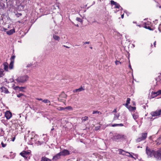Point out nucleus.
Here are the masks:
<instances>
[{"instance_id": "nucleus-36", "label": "nucleus", "mask_w": 161, "mask_h": 161, "mask_svg": "<svg viewBox=\"0 0 161 161\" xmlns=\"http://www.w3.org/2000/svg\"><path fill=\"white\" fill-rule=\"evenodd\" d=\"M19 88V89H21V88H25V87H19L18 86H15L14 87V89L15 90H17V89L18 88Z\"/></svg>"}, {"instance_id": "nucleus-4", "label": "nucleus", "mask_w": 161, "mask_h": 161, "mask_svg": "<svg viewBox=\"0 0 161 161\" xmlns=\"http://www.w3.org/2000/svg\"><path fill=\"white\" fill-rule=\"evenodd\" d=\"M147 133H142L141 134V137H139L137 138L136 140V142H139L145 140L147 138Z\"/></svg>"}, {"instance_id": "nucleus-10", "label": "nucleus", "mask_w": 161, "mask_h": 161, "mask_svg": "<svg viewBox=\"0 0 161 161\" xmlns=\"http://www.w3.org/2000/svg\"><path fill=\"white\" fill-rule=\"evenodd\" d=\"M30 154V152H29L23 151L20 153V154L26 159L28 158V155Z\"/></svg>"}, {"instance_id": "nucleus-33", "label": "nucleus", "mask_w": 161, "mask_h": 161, "mask_svg": "<svg viewBox=\"0 0 161 161\" xmlns=\"http://www.w3.org/2000/svg\"><path fill=\"white\" fill-rule=\"evenodd\" d=\"M15 56L14 55L12 56L10 58V61L14 62V59H15Z\"/></svg>"}, {"instance_id": "nucleus-17", "label": "nucleus", "mask_w": 161, "mask_h": 161, "mask_svg": "<svg viewBox=\"0 0 161 161\" xmlns=\"http://www.w3.org/2000/svg\"><path fill=\"white\" fill-rule=\"evenodd\" d=\"M43 140H44L43 139L41 138L39 139V140L36 142V143L38 145H41L45 142Z\"/></svg>"}, {"instance_id": "nucleus-2", "label": "nucleus", "mask_w": 161, "mask_h": 161, "mask_svg": "<svg viewBox=\"0 0 161 161\" xmlns=\"http://www.w3.org/2000/svg\"><path fill=\"white\" fill-rule=\"evenodd\" d=\"M125 136L123 135L115 134L112 138V140L116 142H118L120 140L124 138Z\"/></svg>"}, {"instance_id": "nucleus-20", "label": "nucleus", "mask_w": 161, "mask_h": 161, "mask_svg": "<svg viewBox=\"0 0 161 161\" xmlns=\"http://www.w3.org/2000/svg\"><path fill=\"white\" fill-rule=\"evenodd\" d=\"M110 126H111L112 127H115L116 126H124V125L123 124L121 123V124H111L110 125Z\"/></svg>"}, {"instance_id": "nucleus-9", "label": "nucleus", "mask_w": 161, "mask_h": 161, "mask_svg": "<svg viewBox=\"0 0 161 161\" xmlns=\"http://www.w3.org/2000/svg\"><path fill=\"white\" fill-rule=\"evenodd\" d=\"M61 156H65L69 155L70 154L69 151L67 149H64L62 151L59 152Z\"/></svg>"}, {"instance_id": "nucleus-6", "label": "nucleus", "mask_w": 161, "mask_h": 161, "mask_svg": "<svg viewBox=\"0 0 161 161\" xmlns=\"http://www.w3.org/2000/svg\"><path fill=\"white\" fill-rule=\"evenodd\" d=\"M151 114L152 117H155L159 116L161 114V109L159 110H156L155 111L152 112Z\"/></svg>"}, {"instance_id": "nucleus-23", "label": "nucleus", "mask_w": 161, "mask_h": 161, "mask_svg": "<svg viewBox=\"0 0 161 161\" xmlns=\"http://www.w3.org/2000/svg\"><path fill=\"white\" fill-rule=\"evenodd\" d=\"M14 62L13 61H11L9 64V67L10 69H11L13 68L14 64Z\"/></svg>"}, {"instance_id": "nucleus-28", "label": "nucleus", "mask_w": 161, "mask_h": 161, "mask_svg": "<svg viewBox=\"0 0 161 161\" xmlns=\"http://www.w3.org/2000/svg\"><path fill=\"white\" fill-rule=\"evenodd\" d=\"M119 115H117L116 114H114V116L113 119V121L119 119Z\"/></svg>"}, {"instance_id": "nucleus-21", "label": "nucleus", "mask_w": 161, "mask_h": 161, "mask_svg": "<svg viewBox=\"0 0 161 161\" xmlns=\"http://www.w3.org/2000/svg\"><path fill=\"white\" fill-rule=\"evenodd\" d=\"M130 99L129 98H128L127 99L126 103L125 104H124L125 107L128 106L129 104L130 103Z\"/></svg>"}, {"instance_id": "nucleus-63", "label": "nucleus", "mask_w": 161, "mask_h": 161, "mask_svg": "<svg viewBox=\"0 0 161 161\" xmlns=\"http://www.w3.org/2000/svg\"><path fill=\"white\" fill-rule=\"evenodd\" d=\"M76 26H78V25H76Z\"/></svg>"}, {"instance_id": "nucleus-55", "label": "nucleus", "mask_w": 161, "mask_h": 161, "mask_svg": "<svg viewBox=\"0 0 161 161\" xmlns=\"http://www.w3.org/2000/svg\"><path fill=\"white\" fill-rule=\"evenodd\" d=\"M121 17L122 18V19L123 18L124 14H123L122 15Z\"/></svg>"}, {"instance_id": "nucleus-51", "label": "nucleus", "mask_w": 161, "mask_h": 161, "mask_svg": "<svg viewBox=\"0 0 161 161\" xmlns=\"http://www.w3.org/2000/svg\"><path fill=\"white\" fill-rule=\"evenodd\" d=\"M90 42H86L84 43V44H89Z\"/></svg>"}, {"instance_id": "nucleus-1", "label": "nucleus", "mask_w": 161, "mask_h": 161, "mask_svg": "<svg viewBox=\"0 0 161 161\" xmlns=\"http://www.w3.org/2000/svg\"><path fill=\"white\" fill-rule=\"evenodd\" d=\"M29 76L27 75H24L18 77L16 80L19 83H23L28 80Z\"/></svg>"}, {"instance_id": "nucleus-5", "label": "nucleus", "mask_w": 161, "mask_h": 161, "mask_svg": "<svg viewBox=\"0 0 161 161\" xmlns=\"http://www.w3.org/2000/svg\"><path fill=\"white\" fill-rule=\"evenodd\" d=\"M154 158L158 160H161V150H158L156 152Z\"/></svg>"}, {"instance_id": "nucleus-58", "label": "nucleus", "mask_w": 161, "mask_h": 161, "mask_svg": "<svg viewBox=\"0 0 161 161\" xmlns=\"http://www.w3.org/2000/svg\"><path fill=\"white\" fill-rule=\"evenodd\" d=\"M54 130V128H52L51 129V131H53Z\"/></svg>"}, {"instance_id": "nucleus-25", "label": "nucleus", "mask_w": 161, "mask_h": 161, "mask_svg": "<svg viewBox=\"0 0 161 161\" xmlns=\"http://www.w3.org/2000/svg\"><path fill=\"white\" fill-rule=\"evenodd\" d=\"M4 71L3 69H0V78L3 77L4 75Z\"/></svg>"}, {"instance_id": "nucleus-54", "label": "nucleus", "mask_w": 161, "mask_h": 161, "mask_svg": "<svg viewBox=\"0 0 161 161\" xmlns=\"http://www.w3.org/2000/svg\"><path fill=\"white\" fill-rule=\"evenodd\" d=\"M15 137L13 138V139H12V141H14V140H15Z\"/></svg>"}, {"instance_id": "nucleus-41", "label": "nucleus", "mask_w": 161, "mask_h": 161, "mask_svg": "<svg viewBox=\"0 0 161 161\" xmlns=\"http://www.w3.org/2000/svg\"><path fill=\"white\" fill-rule=\"evenodd\" d=\"M24 96V94H22V93H19V94H18L17 95V97H20L22 96Z\"/></svg>"}, {"instance_id": "nucleus-30", "label": "nucleus", "mask_w": 161, "mask_h": 161, "mask_svg": "<svg viewBox=\"0 0 161 161\" xmlns=\"http://www.w3.org/2000/svg\"><path fill=\"white\" fill-rule=\"evenodd\" d=\"M125 153H128L129 154V155H127V156L131 158H134L135 159H136V158L135 157H134L131 154H130V153L128 152H125Z\"/></svg>"}, {"instance_id": "nucleus-16", "label": "nucleus", "mask_w": 161, "mask_h": 161, "mask_svg": "<svg viewBox=\"0 0 161 161\" xmlns=\"http://www.w3.org/2000/svg\"><path fill=\"white\" fill-rule=\"evenodd\" d=\"M15 32V29H13L9 31H7L6 32V33L8 35H10L13 34Z\"/></svg>"}, {"instance_id": "nucleus-14", "label": "nucleus", "mask_w": 161, "mask_h": 161, "mask_svg": "<svg viewBox=\"0 0 161 161\" xmlns=\"http://www.w3.org/2000/svg\"><path fill=\"white\" fill-rule=\"evenodd\" d=\"M125 107L128 109L130 111H135L136 109L135 107H132L130 105H128V106Z\"/></svg>"}, {"instance_id": "nucleus-37", "label": "nucleus", "mask_w": 161, "mask_h": 161, "mask_svg": "<svg viewBox=\"0 0 161 161\" xmlns=\"http://www.w3.org/2000/svg\"><path fill=\"white\" fill-rule=\"evenodd\" d=\"M65 109H67L69 110H72L73 108L71 106H69L65 108Z\"/></svg>"}, {"instance_id": "nucleus-13", "label": "nucleus", "mask_w": 161, "mask_h": 161, "mask_svg": "<svg viewBox=\"0 0 161 161\" xmlns=\"http://www.w3.org/2000/svg\"><path fill=\"white\" fill-rule=\"evenodd\" d=\"M0 91L2 92H4L6 94L8 93L9 91H8L7 89L4 87H2L0 88Z\"/></svg>"}, {"instance_id": "nucleus-59", "label": "nucleus", "mask_w": 161, "mask_h": 161, "mask_svg": "<svg viewBox=\"0 0 161 161\" xmlns=\"http://www.w3.org/2000/svg\"><path fill=\"white\" fill-rule=\"evenodd\" d=\"M151 47H153V44H151Z\"/></svg>"}, {"instance_id": "nucleus-32", "label": "nucleus", "mask_w": 161, "mask_h": 161, "mask_svg": "<svg viewBox=\"0 0 161 161\" xmlns=\"http://www.w3.org/2000/svg\"><path fill=\"white\" fill-rule=\"evenodd\" d=\"M77 92H80L85 90V89L83 88L82 86L80 88L77 89Z\"/></svg>"}, {"instance_id": "nucleus-48", "label": "nucleus", "mask_w": 161, "mask_h": 161, "mask_svg": "<svg viewBox=\"0 0 161 161\" xmlns=\"http://www.w3.org/2000/svg\"><path fill=\"white\" fill-rule=\"evenodd\" d=\"M117 109L116 108L114 109V110L113 111V113H117Z\"/></svg>"}, {"instance_id": "nucleus-3", "label": "nucleus", "mask_w": 161, "mask_h": 161, "mask_svg": "<svg viewBox=\"0 0 161 161\" xmlns=\"http://www.w3.org/2000/svg\"><path fill=\"white\" fill-rule=\"evenodd\" d=\"M156 152L153 150H151L147 146L146 149V153L148 156L151 157L153 156L154 157Z\"/></svg>"}, {"instance_id": "nucleus-8", "label": "nucleus", "mask_w": 161, "mask_h": 161, "mask_svg": "<svg viewBox=\"0 0 161 161\" xmlns=\"http://www.w3.org/2000/svg\"><path fill=\"white\" fill-rule=\"evenodd\" d=\"M151 23L149 21H147L144 24V27L150 30H153V29L151 27Z\"/></svg>"}, {"instance_id": "nucleus-19", "label": "nucleus", "mask_w": 161, "mask_h": 161, "mask_svg": "<svg viewBox=\"0 0 161 161\" xmlns=\"http://www.w3.org/2000/svg\"><path fill=\"white\" fill-rule=\"evenodd\" d=\"M41 161H52V160L45 156L42 157Z\"/></svg>"}, {"instance_id": "nucleus-40", "label": "nucleus", "mask_w": 161, "mask_h": 161, "mask_svg": "<svg viewBox=\"0 0 161 161\" xmlns=\"http://www.w3.org/2000/svg\"><path fill=\"white\" fill-rule=\"evenodd\" d=\"M1 144L3 147H5L7 146V144L6 143H4L3 142H2Z\"/></svg>"}, {"instance_id": "nucleus-22", "label": "nucleus", "mask_w": 161, "mask_h": 161, "mask_svg": "<svg viewBox=\"0 0 161 161\" xmlns=\"http://www.w3.org/2000/svg\"><path fill=\"white\" fill-rule=\"evenodd\" d=\"M53 38L55 40L58 41H59L60 39V37L58 36L53 34Z\"/></svg>"}, {"instance_id": "nucleus-43", "label": "nucleus", "mask_w": 161, "mask_h": 161, "mask_svg": "<svg viewBox=\"0 0 161 161\" xmlns=\"http://www.w3.org/2000/svg\"><path fill=\"white\" fill-rule=\"evenodd\" d=\"M120 63V64H121V63L119 62V61H118V60H116L115 61V64L116 65H117L119 64V63Z\"/></svg>"}, {"instance_id": "nucleus-11", "label": "nucleus", "mask_w": 161, "mask_h": 161, "mask_svg": "<svg viewBox=\"0 0 161 161\" xmlns=\"http://www.w3.org/2000/svg\"><path fill=\"white\" fill-rule=\"evenodd\" d=\"M5 116L7 119H9L12 116V113L10 111H7L5 113Z\"/></svg>"}, {"instance_id": "nucleus-38", "label": "nucleus", "mask_w": 161, "mask_h": 161, "mask_svg": "<svg viewBox=\"0 0 161 161\" xmlns=\"http://www.w3.org/2000/svg\"><path fill=\"white\" fill-rule=\"evenodd\" d=\"M117 3L116 2H114L113 0H111L110 1V3L112 5H115Z\"/></svg>"}, {"instance_id": "nucleus-27", "label": "nucleus", "mask_w": 161, "mask_h": 161, "mask_svg": "<svg viewBox=\"0 0 161 161\" xmlns=\"http://www.w3.org/2000/svg\"><path fill=\"white\" fill-rule=\"evenodd\" d=\"M119 154H122L123 155H126L125 154V153H123V152H125L124 150L122 149H119Z\"/></svg>"}, {"instance_id": "nucleus-24", "label": "nucleus", "mask_w": 161, "mask_h": 161, "mask_svg": "<svg viewBox=\"0 0 161 161\" xmlns=\"http://www.w3.org/2000/svg\"><path fill=\"white\" fill-rule=\"evenodd\" d=\"M156 142H157V145H159L161 143V137H159L157 139L156 141Z\"/></svg>"}, {"instance_id": "nucleus-39", "label": "nucleus", "mask_w": 161, "mask_h": 161, "mask_svg": "<svg viewBox=\"0 0 161 161\" xmlns=\"http://www.w3.org/2000/svg\"><path fill=\"white\" fill-rule=\"evenodd\" d=\"M57 109L59 110H63L65 109V108H64L62 107H59L58 108H57Z\"/></svg>"}, {"instance_id": "nucleus-60", "label": "nucleus", "mask_w": 161, "mask_h": 161, "mask_svg": "<svg viewBox=\"0 0 161 161\" xmlns=\"http://www.w3.org/2000/svg\"><path fill=\"white\" fill-rule=\"evenodd\" d=\"M138 26H139L140 27H141V25H139Z\"/></svg>"}, {"instance_id": "nucleus-35", "label": "nucleus", "mask_w": 161, "mask_h": 161, "mask_svg": "<svg viewBox=\"0 0 161 161\" xmlns=\"http://www.w3.org/2000/svg\"><path fill=\"white\" fill-rule=\"evenodd\" d=\"M43 102L45 103H50V101L47 99H44L43 100Z\"/></svg>"}, {"instance_id": "nucleus-49", "label": "nucleus", "mask_w": 161, "mask_h": 161, "mask_svg": "<svg viewBox=\"0 0 161 161\" xmlns=\"http://www.w3.org/2000/svg\"><path fill=\"white\" fill-rule=\"evenodd\" d=\"M17 15L18 17H19V16H20L22 15V14L21 13H18Z\"/></svg>"}, {"instance_id": "nucleus-52", "label": "nucleus", "mask_w": 161, "mask_h": 161, "mask_svg": "<svg viewBox=\"0 0 161 161\" xmlns=\"http://www.w3.org/2000/svg\"><path fill=\"white\" fill-rule=\"evenodd\" d=\"M73 92L74 93L77 92V89L73 90Z\"/></svg>"}, {"instance_id": "nucleus-15", "label": "nucleus", "mask_w": 161, "mask_h": 161, "mask_svg": "<svg viewBox=\"0 0 161 161\" xmlns=\"http://www.w3.org/2000/svg\"><path fill=\"white\" fill-rule=\"evenodd\" d=\"M4 69L7 71H8V63L5 62L3 63Z\"/></svg>"}, {"instance_id": "nucleus-56", "label": "nucleus", "mask_w": 161, "mask_h": 161, "mask_svg": "<svg viewBox=\"0 0 161 161\" xmlns=\"http://www.w3.org/2000/svg\"><path fill=\"white\" fill-rule=\"evenodd\" d=\"M129 67L131 69V66L130 64H129Z\"/></svg>"}, {"instance_id": "nucleus-53", "label": "nucleus", "mask_w": 161, "mask_h": 161, "mask_svg": "<svg viewBox=\"0 0 161 161\" xmlns=\"http://www.w3.org/2000/svg\"><path fill=\"white\" fill-rule=\"evenodd\" d=\"M63 46L64 47H65L67 48H69L70 47H68V46H65V45H63Z\"/></svg>"}, {"instance_id": "nucleus-7", "label": "nucleus", "mask_w": 161, "mask_h": 161, "mask_svg": "<svg viewBox=\"0 0 161 161\" xmlns=\"http://www.w3.org/2000/svg\"><path fill=\"white\" fill-rule=\"evenodd\" d=\"M161 94V90H159L156 92H152L151 93V98L156 97L157 96Z\"/></svg>"}, {"instance_id": "nucleus-47", "label": "nucleus", "mask_w": 161, "mask_h": 161, "mask_svg": "<svg viewBox=\"0 0 161 161\" xmlns=\"http://www.w3.org/2000/svg\"><path fill=\"white\" fill-rule=\"evenodd\" d=\"M158 29L160 31H161V25H160L158 27Z\"/></svg>"}, {"instance_id": "nucleus-12", "label": "nucleus", "mask_w": 161, "mask_h": 161, "mask_svg": "<svg viewBox=\"0 0 161 161\" xmlns=\"http://www.w3.org/2000/svg\"><path fill=\"white\" fill-rule=\"evenodd\" d=\"M61 156L60 153L57 154L55 155L54 156L53 158V160L54 161H56L60 158Z\"/></svg>"}, {"instance_id": "nucleus-61", "label": "nucleus", "mask_w": 161, "mask_h": 161, "mask_svg": "<svg viewBox=\"0 0 161 161\" xmlns=\"http://www.w3.org/2000/svg\"><path fill=\"white\" fill-rule=\"evenodd\" d=\"M92 47H90V48H91V49H92Z\"/></svg>"}, {"instance_id": "nucleus-45", "label": "nucleus", "mask_w": 161, "mask_h": 161, "mask_svg": "<svg viewBox=\"0 0 161 161\" xmlns=\"http://www.w3.org/2000/svg\"><path fill=\"white\" fill-rule=\"evenodd\" d=\"M36 99L37 100H39V101H43V100L42 98H36Z\"/></svg>"}, {"instance_id": "nucleus-31", "label": "nucleus", "mask_w": 161, "mask_h": 161, "mask_svg": "<svg viewBox=\"0 0 161 161\" xmlns=\"http://www.w3.org/2000/svg\"><path fill=\"white\" fill-rule=\"evenodd\" d=\"M115 8H117L118 9H119L120 8L121 9H122V8H121L120 7V5L117 3L115 5Z\"/></svg>"}, {"instance_id": "nucleus-42", "label": "nucleus", "mask_w": 161, "mask_h": 161, "mask_svg": "<svg viewBox=\"0 0 161 161\" xmlns=\"http://www.w3.org/2000/svg\"><path fill=\"white\" fill-rule=\"evenodd\" d=\"M76 19L77 21H78L79 22H82V19L80 18H76Z\"/></svg>"}, {"instance_id": "nucleus-62", "label": "nucleus", "mask_w": 161, "mask_h": 161, "mask_svg": "<svg viewBox=\"0 0 161 161\" xmlns=\"http://www.w3.org/2000/svg\"><path fill=\"white\" fill-rule=\"evenodd\" d=\"M132 153L133 155H134V153Z\"/></svg>"}, {"instance_id": "nucleus-44", "label": "nucleus", "mask_w": 161, "mask_h": 161, "mask_svg": "<svg viewBox=\"0 0 161 161\" xmlns=\"http://www.w3.org/2000/svg\"><path fill=\"white\" fill-rule=\"evenodd\" d=\"M32 65V64H28L27 65L26 67H31Z\"/></svg>"}, {"instance_id": "nucleus-50", "label": "nucleus", "mask_w": 161, "mask_h": 161, "mask_svg": "<svg viewBox=\"0 0 161 161\" xmlns=\"http://www.w3.org/2000/svg\"><path fill=\"white\" fill-rule=\"evenodd\" d=\"M153 45H154V47H155L156 45V41H155L153 43Z\"/></svg>"}, {"instance_id": "nucleus-34", "label": "nucleus", "mask_w": 161, "mask_h": 161, "mask_svg": "<svg viewBox=\"0 0 161 161\" xmlns=\"http://www.w3.org/2000/svg\"><path fill=\"white\" fill-rule=\"evenodd\" d=\"M88 118L87 116H85L82 118V121H85L88 120Z\"/></svg>"}, {"instance_id": "nucleus-57", "label": "nucleus", "mask_w": 161, "mask_h": 161, "mask_svg": "<svg viewBox=\"0 0 161 161\" xmlns=\"http://www.w3.org/2000/svg\"><path fill=\"white\" fill-rule=\"evenodd\" d=\"M25 88H21V89H20V90H19V91H22V90L23 89H24Z\"/></svg>"}, {"instance_id": "nucleus-29", "label": "nucleus", "mask_w": 161, "mask_h": 161, "mask_svg": "<svg viewBox=\"0 0 161 161\" xmlns=\"http://www.w3.org/2000/svg\"><path fill=\"white\" fill-rule=\"evenodd\" d=\"M102 114V113L100 111H97V110H94L93 111L92 114Z\"/></svg>"}, {"instance_id": "nucleus-26", "label": "nucleus", "mask_w": 161, "mask_h": 161, "mask_svg": "<svg viewBox=\"0 0 161 161\" xmlns=\"http://www.w3.org/2000/svg\"><path fill=\"white\" fill-rule=\"evenodd\" d=\"M132 116L133 119L135 120L138 119L139 117L138 114H134Z\"/></svg>"}, {"instance_id": "nucleus-46", "label": "nucleus", "mask_w": 161, "mask_h": 161, "mask_svg": "<svg viewBox=\"0 0 161 161\" xmlns=\"http://www.w3.org/2000/svg\"><path fill=\"white\" fill-rule=\"evenodd\" d=\"M132 103V105L133 106H135L136 105V103L134 101H132L131 102Z\"/></svg>"}, {"instance_id": "nucleus-18", "label": "nucleus", "mask_w": 161, "mask_h": 161, "mask_svg": "<svg viewBox=\"0 0 161 161\" xmlns=\"http://www.w3.org/2000/svg\"><path fill=\"white\" fill-rule=\"evenodd\" d=\"M67 95L64 92H62L59 95L60 97L65 98H67Z\"/></svg>"}]
</instances>
